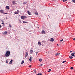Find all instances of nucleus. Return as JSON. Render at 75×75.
I'll return each mask as SVG.
<instances>
[{
  "mask_svg": "<svg viewBox=\"0 0 75 75\" xmlns=\"http://www.w3.org/2000/svg\"><path fill=\"white\" fill-rule=\"evenodd\" d=\"M10 52L9 51H8L6 52V53L5 54V56L6 57H10Z\"/></svg>",
  "mask_w": 75,
  "mask_h": 75,
  "instance_id": "nucleus-1",
  "label": "nucleus"
},
{
  "mask_svg": "<svg viewBox=\"0 0 75 75\" xmlns=\"http://www.w3.org/2000/svg\"><path fill=\"white\" fill-rule=\"evenodd\" d=\"M19 12V11L18 10L14 12V13L15 14H18Z\"/></svg>",
  "mask_w": 75,
  "mask_h": 75,
  "instance_id": "nucleus-2",
  "label": "nucleus"
},
{
  "mask_svg": "<svg viewBox=\"0 0 75 75\" xmlns=\"http://www.w3.org/2000/svg\"><path fill=\"white\" fill-rule=\"evenodd\" d=\"M75 52H73L71 54V55L73 57H74L75 56Z\"/></svg>",
  "mask_w": 75,
  "mask_h": 75,
  "instance_id": "nucleus-3",
  "label": "nucleus"
},
{
  "mask_svg": "<svg viewBox=\"0 0 75 75\" xmlns=\"http://www.w3.org/2000/svg\"><path fill=\"white\" fill-rule=\"evenodd\" d=\"M6 8L7 9V10H9V8H10V6H6Z\"/></svg>",
  "mask_w": 75,
  "mask_h": 75,
  "instance_id": "nucleus-4",
  "label": "nucleus"
},
{
  "mask_svg": "<svg viewBox=\"0 0 75 75\" xmlns=\"http://www.w3.org/2000/svg\"><path fill=\"white\" fill-rule=\"evenodd\" d=\"M0 12L1 13H2V14H4V11L3 10H1L0 11Z\"/></svg>",
  "mask_w": 75,
  "mask_h": 75,
  "instance_id": "nucleus-5",
  "label": "nucleus"
},
{
  "mask_svg": "<svg viewBox=\"0 0 75 75\" xmlns=\"http://www.w3.org/2000/svg\"><path fill=\"white\" fill-rule=\"evenodd\" d=\"M12 3L13 4H17V3H16V1H12Z\"/></svg>",
  "mask_w": 75,
  "mask_h": 75,
  "instance_id": "nucleus-6",
  "label": "nucleus"
},
{
  "mask_svg": "<svg viewBox=\"0 0 75 75\" xmlns=\"http://www.w3.org/2000/svg\"><path fill=\"white\" fill-rule=\"evenodd\" d=\"M69 58L70 59H72V58H73V57L72 56H70L69 57Z\"/></svg>",
  "mask_w": 75,
  "mask_h": 75,
  "instance_id": "nucleus-7",
  "label": "nucleus"
},
{
  "mask_svg": "<svg viewBox=\"0 0 75 75\" xmlns=\"http://www.w3.org/2000/svg\"><path fill=\"white\" fill-rule=\"evenodd\" d=\"M31 59H32V57H30V59H29V60L30 61V62H31Z\"/></svg>",
  "mask_w": 75,
  "mask_h": 75,
  "instance_id": "nucleus-8",
  "label": "nucleus"
},
{
  "mask_svg": "<svg viewBox=\"0 0 75 75\" xmlns=\"http://www.w3.org/2000/svg\"><path fill=\"white\" fill-rule=\"evenodd\" d=\"M7 31H5L4 33H3V34H4V35H6V34H7Z\"/></svg>",
  "mask_w": 75,
  "mask_h": 75,
  "instance_id": "nucleus-9",
  "label": "nucleus"
},
{
  "mask_svg": "<svg viewBox=\"0 0 75 75\" xmlns=\"http://www.w3.org/2000/svg\"><path fill=\"white\" fill-rule=\"evenodd\" d=\"M54 40V38H52L51 39L50 41H51L52 42H53Z\"/></svg>",
  "mask_w": 75,
  "mask_h": 75,
  "instance_id": "nucleus-10",
  "label": "nucleus"
},
{
  "mask_svg": "<svg viewBox=\"0 0 75 75\" xmlns=\"http://www.w3.org/2000/svg\"><path fill=\"white\" fill-rule=\"evenodd\" d=\"M42 34H45V32L44 30H42Z\"/></svg>",
  "mask_w": 75,
  "mask_h": 75,
  "instance_id": "nucleus-11",
  "label": "nucleus"
},
{
  "mask_svg": "<svg viewBox=\"0 0 75 75\" xmlns=\"http://www.w3.org/2000/svg\"><path fill=\"white\" fill-rule=\"evenodd\" d=\"M12 62H13V60L12 59L11 61H10V62H9V64H12Z\"/></svg>",
  "mask_w": 75,
  "mask_h": 75,
  "instance_id": "nucleus-12",
  "label": "nucleus"
},
{
  "mask_svg": "<svg viewBox=\"0 0 75 75\" xmlns=\"http://www.w3.org/2000/svg\"><path fill=\"white\" fill-rule=\"evenodd\" d=\"M27 13H28V14L29 15H31V13H30V11H27Z\"/></svg>",
  "mask_w": 75,
  "mask_h": 75,
  "instance_id": "nucleus-13",
  "label": "nucleus"
},
{
  "mask_svg": "<svg viewBox=\"0 0 75 75\" xmlns=\"http://www.w3.org/2000/svg\"><path fill=\"white\" fill-rule=\"evenodd\" d=\"M59 54H60L59 53H57L55 54V56H57V55H59Z\"/></svg>",
  "mask_w": 75,
  "mask_h": 75,
  "instance_id": "nucleus-14",
  "label": "nucleus"
},
{
  "mask_svg": "<svg viewBox=\"0 0 75 75\" xmlns=\"http://www.w3.org/2000/svg\"><path fill=\"white\" fill-rule=\"evenodd\" d=\"M23 23H24V24H26V23H28V22L23 21Z\"/></svg>",
  "mask_w": 75,
  "mask_h": 75,
  "instance_id": "nucleus-15",
  "label": "nucleus"
},
{
  "mask_svg": "<svg viewBox=\"0 0 75 75\" xmlns=\"http://www.w3.org/2000/svg\"><path fill=\"white\" fill-rule=\"evenodd\" d=\"M21 19H22V20H24V16H21Z\"/></svg>",
  "mask_w": 75,
  "mask_h": 75,
  "instance_id": "nucleus-16",
  "label": "nucleus"
},
{
  "mask_svg": "<svg viewBox=\"0 0 75 75\" xmlns=\"http://www.w3.org/2000/svg\"><path fill=\"white\" fill-rule=\"evenodd\" d=\"M30 52L31 53H33V50H30Z\"/></svg>",
  "mask_w": 75,
  "mask_h": 75,
  "instance_id": "nucleus-17",
  "label": "nucleus"
},
{
  "mask_svg": "<svg viewBox=\"0 0 75 75\" xmlns=\"http://www.w3.org/2000/svg\"><path fill=\"white\" fill-rule=\"evenodd\" d=\"M38 44L39 45V46L41 45V42H38Z\"/></svg>",
  "mask_w": 75,
  "mask_h": 75,
  "instance_id": "nucleus-18",
  "label": "nucleus"
},
{
  "mask_svg": "<svg viewBox=\"0 0 75 75\" xmlns=\"http://www.w3.org/2000/svg\"><path fill=\"white\" fill-rule=\"evenodd\" d=\"M24 60H23L22 62H21V64H24Z\"/></svg>",
  "mask_w": 75,
  "mask_h": 75,
  "instance_id": "nucleus-19",
  "label": "nucleus"
},
{
  "mask_svg": "<svg viewBox=\"0 0 75 75\" xmlns=\"http://www.w3.org/2000/svg\"><path fill=\"white\" fill-rule=\"evenodd\" d=\"M39 61L40 62H41V61H42V59H39Z\"/></svg>",
  "mask_w": 75,
  "mask_h": 75,
  "instance_id": "nucleus-20",
  "label": "nucleus"
},
{
  "mask_svg": "<svg viewBox=\"0 0 75 75\" xmlns=\"http://www.w3.org/2000/svg\"><path fill=\"white\" fill-rule=\"evenodd\" d=\"M6 63H8V60H6Z\"/></svg>",
  "mask_w": 75,
  "mask_h": 75,
  "instance_id": "nucleus-21",
  "label": "nucleus"
},
{
  "mask_svg": "<svg viewBox=\"0 0 75 75\" xmlns=\"http://www.w3.org/2000/svg\"><path fill=\"white\" fill-rule=\"evenodd\" d=\"M23 17H24V19L25 18H27V17H26V16H23Z\"/></svg>",
  "mask_w": 75,
  "mask_h": 75,
  "instance_id": "nucleus-22",
  "label": "nucleus"
},
{
  "mask_svg": "<svg viewBox=\"0 0 75 75\" xmlns=\"http://www.w3.org/2000/svg\"><path fill=\"white\" fill-rule=\"evenodd\" d=\"M42 75V73H38V74H37V75Z\"/></svg>",
  "mask_w": 75,
  "mask_h": 75,
  "instance_id": "nucleus-23",
  "label": "nucleus"
},
{
  "mask_svg": "<svg viewBox=\"0 0 75 75\" xmlns=\"http://www.w3.org/2000/svg\"><path fill=\"white\" fill-rule=\"evenodd\" d=\"M35 14H36V15H38V13L37 12H36Z\"/></svg>",
  "mask_w": 75,
  "mask_h": 75,
  "instance_id": "nucleus-24",
  "label": "nucleus"
},
{
  "mask_svg": "<svg viewBox=\"0 0 75 75\" xmlns=\"http://www.w3.org/2000/svg\"><path fill=\"white\" fill-rule=\"evenodd\" d=\"M70 69H74V68L73 67H71V68H70Z\"/></svg>",
  "mask_w": 75,
  "mask_h": 75,
  "instance_id": "nucleus-25",
  "label": "nucleus"
},
{
  "mask_svg": "<svg viewBox=\"0 0 75 75\" xmlns=\"http://www.w3.org/2000/svg\"><path fill=\"white\" fill-rule=\"evenodd\" d=\"M66 62V61H63L62 62V63H63V64H64V63Z\"/></svg>",
  "mask_w": 75,
  "mask_h": 75,
  "instance_id": "nucleus-26",
  "label": "nucleus"
},
{
  "mask_svg": "<svg viewBox=\"0 0 75 75\" xmlns=\"http://www.w3.org/2000/svg\"><path fill=\"white\" fill-rule=\"evenodd\" d=\"M65 1H67V0H63V2H65Z\"/></svg>",
  "mask_w": 75,
  "mask_h": 75,
  "instance_id": "nucleus-27",
  "label": "nucleus"
},
{
  "mask_svg": "<svg viewBox=\"0 0 75 75\" xmlns=\"http://www.w3.org/2000/svg\"><path fill=\"white\" fill-rule=\"evenodd\" d=\"M27 4L26 2H24L23 3V4H24H24Z\"/></svg>",
  "mask_w": 75,
  "mask_h": 75,
  "instance_id": "nucleus-28",
  "label": "nucleus"
},
{
  "mask_svg": "<svg viewBox=\"0 0 75 75\" xmlns=\"http://www.w3.org/2000/svg\"><path fill=\"white\" fill-rule=\"evenodd\" d=\"M26 55H28V52H26Z\"/></svg>",
  "mask_w": 75,
  "mask_h": 75,
  "instance_id": "nucleus-29",
  "label": "nucleus"
},
{
  "mask_svg": "<svg viewBox=\"0 0 75 75\" xmlns=\"http://www.w3.org/2000/svg\"><path fill=\"white\" fill-rule=\"evenodd\" d=\"M72 1L73 3H75V0H73Z\"/></svg>",
  "mask_w": 75,
  "mask_h": 75,
  "instance_id": "nucleus-30",
  "label": "nucleus"
},
{
  "mask_svg": "<svg viewBox=\"0 0 75 75\" xmlns=\"http://www.w3.org/2000/svg\"><path fill=\"white\" fill-rule=\"evenodd\" d=\"M64 40L63 39H62V40H60V42H62Z\"/></svg>",
  "mask_w": 75,
  "mask_h": 75,
  "instance_id": "nucleus-31",
  "label": "nucleus"
},
{
  "mask_svg": "<svg viewBox=\"0 0 75 75\" xmlns=\"http://www.w3.org/2000/svg\"><path fill=\"white\" fill-rule=\"evenodd\" d=\"M4 14H8V13H4Z\"/></svg>",
  "mask_w": 75,
  "mask_h": 75,
  "instance_id": "nucleus-32",
  "label": "nucleus"
},
{
  "mask_svg": "<svg viewBox=\"0 0 75 75\" xmlns=\"http://www.w3.org/2000/svg\"><path fill=\"white\" fill-rule=\"evenodd\" d=\"M9 27H11V25H9Z\"/></svg>",
  "mask_w": 75,
  "mask_h": 75,
  "instance_id": "nucleus-33",
  "label": "nucleus"
},
{
  "mask_svg": "<svg viewBox=\"0 0 75 75\" xmlns=\"http://www.w3.org/2000/svg\"><path fill=\"white\" fill-rule=\"evenodd\" d=\"M27 56H28V55L26 54V55L25 56V58H26V57H27Z\"/></svg>",
  "mask_w": 75,
  "mask_h": 75,
  "instance_id": "nucleus-34",
  "label": "nucleus"
},
{
  "mask_svg": "<svg viewBox=\"0 0 75 75\" xmlns=\"http://www.w3.org/2000/svg\"><path fill=\"white\" fill-rule=\"evenodd\" d=\"M2 24H3V25H4V23H2Z\"/></svg>",
  "mask_w": 75,
  "mask_h": 75,
  "instance_id": "nucleus-35",
  "label": "nucleus"
},
{
  "mask_svg": "<svg viewBox=\"0 0 75 75\" xmlns=\"http://www.w3.org/2000/svg\"><path fill=\"white\" fill-rule=\"evenodd\" d=\"M40 66H42V64H41L40 65Z\"/></svg>",
  "mask_w": 75,
  "mask_h": 75,
  "instance_id": "nucleus-36",
  "label": "nucleus"
},
{
  "mask_svg": "<svg viewBox=\"0 0 75 75\" xmlns=\"http://www.w3.org/2000/svg\"><path fill=\"white\" fill-rule=\"evenodd\" d=\"M73 40H74V41H75V38H73Z\"/></svg>",
  "mask_w": 75,
  "mask_h": 75,
  "instance_id": "nucleus-37",
  "label": "nucleus"
},
{
  "mask_svg": "<svg viewBox=\"0 0 75 75\" xmlns=\"http://www.w3.org/2000/svg\"><path fill=\"white\" fill-rule=\"evenodd\" d=\"M34 71H35V73H36L37 72V71H35V70Z\"/></svg>",
  "mask_w": 75,
  "mask_h": 75,
  "instance_id": "nucleus-38",
  "label": "nucleus"
},
{
  "mask_svg": "<svg viewBox=\"0 0 75 75\" xmlns=\"http://www.w3.org/2000/svg\"><path fill=\"white\" fill-rule=\"evenodd\" d=\"M38 52H37L36 53V55H37V54H38Z\"/></svg>",
  "mask_w": 75,
  "mask_h": 75,
  "instance_id": "nucleus-39",
  "label": "nucleus"
},
{
  "mask_svg": "<svg viewBox=\"0 0 75 75\" xmlns=\"http://www.w3.org/2000/svg\"><path fill=\"white\" fill-rule=\"evenodd\" d=\"M49 71H51V69H49Z\"/></svg>",
  "mask_w": 75,
  "mask_h": 75,
  "instance_id": "nucleus-40",
  "label": "nucleus"
},
{
  "mask_svg": "<svg viewBox=\"0 0 75 75\" xmlns=\"http://www.w3.org/2000/svg\"><path fill=\"white\" fill-rule=\"evenodd\" d=\"M29 67L30 68H31V66H29Z\"/></svg>",
  "mask_w": 75,
  "mask_h": 75,
  "instance_id": "nucleus-41",
  "label": "nucleus"
},
{
  "mask_svg": "<svg viewBox=\"0 0 75 75\" xmlns=\"http://www.w3.org/2000/svg\"><path fill=\"white\" fill-rule=\"evenodd\" d=\"M1 25H0V28H1Z\"/></svg>",
  "mask_w": 75,
  "mask_h": 75,
  "instance_id": "nucleus-42",
  "label": "nucleus"
},
{
  "mask_svg": "<svg viewBox=\"0 0 75 75\" xmlns=\"http://www.w3.org/2000/svg\"><path fill=\"white\" fill-rule=\"evenodd\" d=\"M6 20H7L8 18H7V17H6Z\"/></svg>",
  "mask_w": 75,
  "mask_h": 75,
  "instance_id": "nucleus-43",
  "label": "nucleus"
},
{
  "mask_svg": "<svg viewBox=\"0 0 75 75\" xmlns=\"http://www.w3.org/2000/svg\"><path fill=\"white\" fill-rule=\"evenodd\" d=\"M2 23H4V21H2Z\"/></svg>",
  "mask_w": 75,
  "mask_h": 75,
  "instance_id": "nucleus-44",
  "label": "nucleus"
},
{
  "mask_svg": "<svg viewBox=\"0 0 75 75\" xmlns=\"http://www.w3.org/2000/svg\"><path fill=\"white\" fill-rule=\"evenodd\" d=\"M50 72V71H48V72Z\"/></svg>",
  "mask_w": 75,
  "mask_h": 75,
  "instance_id": "nucleus-45",
  "label": "nucleus"
},
{
  "mask_svg": "<svg viewBox=\"0 0 75 75\" xmlns=\"http://www.w3.org/2000/svg\"><path fill=\"white\" fill-rule=\"evenodd\" d=\"M72 52V51H70V52Z\"/></svg>",
  "mask_w": 75,
  "mask_h": 75,
  "instance_id": "nucleus-46",
  "label": "nucleus"
},
{
  "mask_svg": "<svg viewBox=\"0 0 75 75\" xmlns=\"http://www.w3.org/2000/svg\"><path fill=\"white\" fill-rule=\"evenodd\" d=\"M74 58H75V55H74Z\"/></svg>",
  "mask_w": 75,
  "mask_h": 75,
  "instance_id": "nucleus-47",
  "label": "nucleus"
},
{
  "mask_svg": "<svg viewBox=\"0 0 75 75\" xmlns=\"http://www.w3.org/2000/svg\"><path fill=\"white\" fill-rule=\"evenodd\" d=\"M58 44H57V46H58Z\"/></svg>",
  "mask_w": 75,
  "mask_h": 75,
  "instance_id": "nucleus-48",
  "label": "nucleus"
},
{
  "mask_svg": "<svg viewBox=\"0 0 75 75\" xmlns=\"http://www.w3.org/2000/svg\"><path fill=\"white\" fill-rule=\"evenodd\" d=\"M48 16L49 17H50V16H49V15H48Z\"/></svg>",
  "mask_w": 75,
  "mask_h": 75,
  "instance_id": "nucleus-49",
  "label": "nucleus"
}]
</instances>
